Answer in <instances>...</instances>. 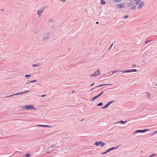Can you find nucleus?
I'll return each mask as SVG.
<instances>
[{
  "label": "nucleus",
  "mask_w": 157,
  "mask_h": 157,
  "mask_svg": "<svg viewBox=\"0 0 157 157\" xmlns=\"http://www.w3.org/2000/svg\"><path fill=\"white\" fill-rule=\"evenodd\" d=\"M100 74L101 73L100 70L99 69H98L96 71L94 72L93 74L91 75L90 76V77H91L92 76H97L100 75Z\"/></svg>",
  "instance_id": "nucleus-1"
},
{
  "label": "nucleus",
  "mask_w": 157,
  "mask_h": 157,
  "mask_svg": "<svg viewBox=\"0 0 157 157\" xmlns=\"http://www.w3.org/2000/svg\"><path fill=\"white\" fill-rule=\"evenodd\" d=\"M95 145L96 146L100 145L101 147L104 146L105 144V143L102 142L101 141L99 142H96L95 143Z\"/></svg>",
  "instance_id": "nucleus-2"
},
{
  "label": "nucleus",
  "mask_w": 157,
  "mask_h": 157,
  "mask_svg": "<svg viewBox=\"0 0 157 157\" xmlns=\"http://www.w3.org/2000/svg\"><path fill=\"white\" fill-rule=\"evenodd\" d=\"M23 108H25L27 109H35L34 106L31 105H27L23 107Z\"/></svg>",
  "instance_id": "nucleus-3"
},
{
  "label": "nucleus",
  "mask_w": 157,
  "mask_h": 157,
  "mask_svg": "<svg viewBox=\"0 0 157 157\" xmlns=\"http://www.w3.org/2000/svg\"><path fill=\"white\" fill-rule=\"evenodd\" d=\"M29 92V91L28 90L27 91L24 92H22V93H17V94H13V95H10L9 96L6 97V98H8V97H11V96H15V95H19L21 94H25L26 93L28 92Z\"/></svg>",
  "instance_id": "nucleus-4"
},
{
  "label": "nucleus",
  "mask_w": 157,
  "mask_h": 157,
  "mask_svg": "<svg viewBox=\"0 0 157 157\" xmlns=\"http://www.w3.org/2000/svg\"><path fill=\"white\" fill-rule=\"evenodd\" d=\"M137 71V70L136 69H132V70H126L125 71H120V72H121L123 73H126V72H136Z\"/></svg>",
  "instance_id": "nucleus-5"
},
{
  "label": "nucleus",
  "mask_w": 157,
  "mask_h": 157,
  "mask_svg": "<svg viewBox=\"0 0 157 157\" xmlns=\"http://www.w3.org/2000/svg\"><path fill=\"white\" fill-rule=\"evenodd\" d=\"M144 3L143 2H141L140 3L139 5V6L138 8L139 9H141L142 8L143 6L144 5Z\"/></svg>",
  "instance_id": "nucleus-6"
},
{
  "label": "nucleus",
  "mask_w": 157,
  "mask_h": 157,
  "mask_svg": "<svg viewBox=\"0 0 157 157\" xmlns=\"http://www.w3.org/2000/svg\"><path fill=\"white\" fill-rule=\"evenodd\" d=\"M124 4H123L122 3L119 4H118L117 5V8H121L124 7Z\"/></svg>",
  "instance_id": "nucleus-7"
},
{
  "label": "nucleus",
  "mask_w": 157,
  "mask_h": 157,
  "mask_svg": "<svg viewBox=\"0 0 157 157\" xmlns=\"http://www.w3.org/2000/svg\"><path fill=\"white\" fill-rule=\"evenodd\" d=\"M118 147V146H117V147H113L111 148H110L108 150H107L106 152L104 153L103 154H105L106 153L109 152L111 150H112L113 149H116Z\"/></svg>",
  "instance_id": "nucleus-8"
},
{
  "label": "nucleus",
  "mask_w": 157,
  "mask_h": 157,
  "mask_svg": "<svg viewBox=\"0 0 157 157\" xmlns=\"http://www.w3.org/2000/svg\"><path fill=\"white\" fill-rule=\"evenodd\" d=\"M44 9L41 10H39L38 12V14L39 16H40L42 13Z\"/></svg>",
  "instance_id": "nucleus-9"
},
{
  "label": "nucleus",
  "mask_w": 157,
  "mask_h": 157,
  "mask_svg": "<svg viewBox=\"0 0 157 157\" xmlns=\"http://www.w3.org/2000/svg\"><path fill=\"white\" fill-rule=\"evenodd\" d=\"M146 95L147 98H151V95L150 94L148 93H146Z\"/></svg>",
  "instance_id": "nucleus-10"
},
{
  "label": "nucleus",
  "mask_w": 157,
  "mask_h": 157,
  "mask_svg": "<svg viewBox=\"0 0 157 157\" xmlns=\"http://www.w3.org/2000/svg\"><path fill=\"white\" fill-rule=\"evenodd\" d=\"M112 85V84H103V85H100V86H97L96 87L102 86H105V85Z\"/></svg>",
  "instance_id": "nucleus-11"
},
{
  "label": "nucleus",
  "mask_w": 157,
  "mask_h": 157,
  "mask_svg": "<svg viewBox=\"0 0 157 157\" xmlns=\"http://www.w3.org/2000/svg\"><path fill=\"white\" fill-rule=\"evenodd\" d=\"M143 132V130H137L135 131V133H138V132Z\"/></svg>",
  "instance_id": "nucleus-12"
},
{
  "label": "nucleus",
  "mask_w": 157,
  "mask_h": 157,
  "mask_svg": "<svg viewBox=\"0 0 157 157\" xmlns=\"http://www.w3.org/2000/svg\"><path fill=\"white\" fill-rule=\"evenodd\" d=\"M101 4H105V2L104 0H101Z\"/></svg>",
  "instance_id": "nucleus-13"
},
{
  "label": "nucleus",
  "mask_w": 157,
  "mask_h": 157,
  "mask_svg": "<svg viewBox=\"0 0 157 157\" xmlns=\"http://www.w3.org/2000/svg\"><path fill=\"white\" fill-rule=\"evenodd\" d=\"M30 156V155L29 154H25L23 157H29Z\"/></svg>",
  "instance_id": "nucleus-14"
},
{
  "label": "nucleus",
  "mask_w": 157,
  "mask_h": 157,
  "mask_svg": "<svg viewBox=\"0 0 157 157\" xmlns=\"http://www.w3.org/2000/svg\"><path fill=\"white\" fill-rule=\"evenodd\" d=\"M109 106L108 105H107V104L105 105L104 106H103L102 107V109H105V108H107V107L108 106Z\"/></svg>",
  "instance_id": "nucleus-15"
},
{
  "label": "nucleus",
  "mask_w": 157,
  "mask_h": 157,
  "mask_svg": "<svg viewBox=\"0 0 157 157\" xmlns=\"http://www.w3.org/2000/svg\"><path fill=\"white\" fill-rule=\"evenodd\" d=\"M98 96H97L94 97L92 99V101H94L95 99H96L97 98H98Z\"/></svg>",
  "instance_id": "nucleus-16"
},
{
  "label": "nucleus",
  "mask_w": 157,
  "mask_h": 157,
  "mask_svg": "<svg viewBox=\"0 0 157 157\" xmlns=\"http://www.w3.org/2000/svg\"><path fill=\"white\" fill-rule=\"evenodd\" d=\"M40 66V65L37 64H34L33 65V67H38Z\"/></svg>",
  "instance_id": "nucleus-17"
},
{
  "label": "nucleus",
  "mask_w": 157,
  "mask_h": 157,
  "mask_svg": "<svg viewBox=\"0 0 157 157\" xmlns=\"http://www.w3.org/2000/svg\"><path fill=\"white\" fill-rule=\"evenodd\" d=\"M41 127H49V126L48 125H41Z\"/></svg>",
  "instance_id": "nucleus-18"
},
{
  "label": "nucleus",
  "mask_w": 157,
  "mask_h": 157,
  "mask_svg": "<svg viewBox=\"0 0 157 157\" xmlns=\"http://www.w3.org/2000/svg\"><path fill=\"white\" fill-rule=\"evenodd\" d=\"M103 105V103H102V102H100V103H99L98 104V105H97V106H101L102 105Z\"/></svg>",
  "instance_id": "nucleus-19"
},
{
  "label": "nucleus",
  "mask_w": 157,
  "mask_h": 157,
  "mask_svg": "<svg viewBox=\"0 0 157 157\" xmlns=\"http://www.w3.org/2000/svg\"><path fill=\"white\" fill-rule=\"evenodd\" d=\"M103 93V92L102 91L100 94H99L98 95H97L98 97H100Z\"/></svg>",
  "instance_id": "nucleus-20"
},
{
  "label": "nucleus",
  "mask_w": 157,
  "mask_h": 157,
  "mask_svg": "<svg viewBox=\"0 0 157 157\" xmlns=\"http://www.w3.org/2000/svg\"><path fill=\"white\" fill-rule=\"evenodd\" d=\"M36 80H33L31 81H30L29 82H30V83L34 82H36Z\"/></svg>",
  "instance_id": "nucleus-21"
},
{
  "label": "nucleus",
  "mask_w": 157,
  "mask_h": 157,
  "mask_svg": "<svg viewBox=\"0 0 157 157\" xmlns=\"http://www.w3.org/2000/svg\"><path fill=\"white\" fill-rule=\"evenodd\" d=\"M149 130V129H144V130H143V132H144L146 131H148Z\"/></svg>",
  "instance_id": "nucleus-22"
},
{
  "label": "nucleus",
  "mask_w": 157,
  "mask_h": 157,
  "mask_svg": "<svg viewBox=\"0 0 157 157\" xmlns=\"http://www.w3.org/2000/svg\"><path fill=\"white\" fill-rule=\"evenodd\" d=\"M31 75H25V77H31Z\"/></svg>",
  "instance_id": "nucleus-23"
},
{
  "label": "nucleus",
  "mask_w": 157,
  "mask_h": 157,
  "mask_svg": "<svg viewBox=\"0 0 157 157\" xmlns=\"http://www.w3.org/2000/svg\"><path fill=\"white\" fill-rule=\"evenodd\" d=\"M140 3V1H138V2H136V5H139V4Z\"/></svg>",
  "instance_id": "nucleus-24"
},
{
  "label": "nucleus",
  "mask_w": 157,
  "mask_h": 157,
  "mask_svg": "<svg viewBox=\"0 0 157 157\" xmlns=\"http://www.w3.org/2000/svg\"><path fill=\"white\" fill-rule=\"evenodd\" d=\"M112 103V101H109L108 103H107V105H108V106H109Z\"/></svg>",
  "instance_id": "nucleus-25"
},
{
  "label": "nucleus",
  "mask_w": 157,
  "mask_h": 157,
  "mask_svg": "<svg viewBox=\"0 0 157 157\" xmlns=\"http://www.w3.org/2000/svg\"><path fill=\"white\" fill-rule=\"evenodd\" d=\"M127 121H125L124 122V121H120L121 122V123H125V122H127Z\"/></svg>",
  "instance_id": "nucleus-26"
},
{
  "label": "nucleus",
  "mask_w": 157,
  "mask_h": 157,
  "mask_svg": "<svg viewBox=\"0 0 157 157\" xmlns=\"http://www.w3.org/2000/svg\"><path fill=\"white\" fill-rule=\"evenodd\" d=\"M150 41H147L145 42V44L147 43H148Z\"/></svg>",
  "instance_id": "nucleus-27"
},
{
  "label": "nucleus",
  "mask_w": 157,
  "mask_h": 157,
  "mask_svg": "<svg viewBox=\"0 0 157 157\" xmlns=\"http://www.w3.org/2000/svg\"><path fill=\"white\" fill-rule=\"evenodd\" d=\"M157 133V131H155L154 133H152V134H156Z\"/></svg>",
  "instance_id": "nucleus-28"
},
{
  "label": "nucleus",
  "mask_w": 157,
  "mask_h": 157,
  "mask_svg": "<svg viewBox=\"0 0 157 157\" xmlns=\"http://www.w3.org/2000/svg\"><path fill=\"white\" fill-rule=\"evenodd\" d=\"M116 71L112 72V73H114L117 72V71Z\"/></svg>",
  "instance_id": "nucleus-29"
},
{
  "label": "nucleus",
  "mask_w": 157,
  "mask_h": 157,
  "mask_svg": "<svg viewBox=\"0 0 157 157\" xmlns=\"http://www.w3.org/2000/svg\"><path fill=\"white\" fill-rule=\"evenodd\" d=\"M128 17V16H127V15H126L124 17V18H127Z\"/></svg>",
  "instance_id": "nucleus-30"
},
{
  "label": "nucleus",
  "mask_w": 157,
  "mask_h": 157,
  "mask_svg": "<svg viewBox=\"0 0 157 157\" xmlns=\"http://www.w3.org/2000/svg\"><path fill=\"white\" fill-rule=\"evenodd\" d=\"M41 125H39V124H38V125H37V126H40V127H41Z\"/></svg>",
  "instance_id": "nucleus-31"
},
{
  "label": "nucleus",
  "mask_w": 157,
  "mask_h": 157,
  "mask_svg": "<svg viewBox=\"0 0 157 157\" xmlns=\"http://www.w3.org/2000/svg\"><path fill=\"white\" fill-rule=\"evenodd\" d=\"M94 84V83H92L91 85V86H92Z\"/></svg>",
  "instance_id": "nucleus-32"
},
{
  "label": "nucleus",
  "mask_w": 157,
  "mask_h": 157,
  "mask_svg": "<svg viewBox=\"0 0 157 157\" xmlns=\"http://www.w3.org/2000/svg\"><path fill=\"white\" fill-rule=\"evenodd\" d=\"M46 95H43L41 96L43 97H44Z\"/></svg>",
  "instance_id": "nucleus-33"
},
{
  "label": "nucleus",
  "mask_w": 157,
  "mask_h": 157,
  "mask_svg": "<svg viewBox=\"0 0 157 157\" xmlns=\"http://www.w3.org/2000/svg\"><path fill=\"white\" fill-rule=\"evenodd\" d=\"M62 1H63V2H65V0H62Z\"/></svg>",
  "instance_id": "nucleus-34"
},
{
  "label": "nucleus",
  "mask_w": 157,
  "mask_h": 157,
  "mask_svg": "<svg viewBox=\"0 0 157 157\" xmlns=\"http://www.w3.org/2000/svg\"><path fill=\"white\" fill-rule=\"evenodd\" d=\"M113 45V44H112V45H111V46L110 47V48H111L112 46Z\"/></svg>",
  "instance_id": "nucleus-35"
},
{
  "label": "nucleus",
  "mask_w": 157,
  "mask_h": 157,
  "mask_svg": "<svg viewBox=\"0 0 157 157\" xmlns=\"http://www.w3.org/2000/svg\"><path fill=\"white\" fill-rule=\"evenodd\" d=\"M98 23H98V22H96V24H98Z\"/></svg>",
  "instance_id": "nucleus-36"
},
{
  "label": "nucleus",
  "mask_w": 157,
  "mask_h": 157,
  "mask_svg": "<svg viewBox=\"0 0 157 157\" xmlns=\"http://www.w3.org/2000/svg\"><path fill=\"white\" fill-rule=\"evenodd\" d=\"M94 89V88H93L91 90H92Z\"/></svg>",
  "instance_id": "nucleus-37"
},
{
  "label": "nucleus",
  "mask_w": 157,
  "mask_h": 157,
  "mask_svg": "<svg viewBox=\"0 0 157 157\" xmlns=\"http://www.w3.org/2000/svg\"><path fill=\"white\" fill-rule=\"evenodd\" d=\"M74 91H73L72 92H74Z\"/></svg>",
  "instance_id": "nucleus-38"
}]
</instances>
